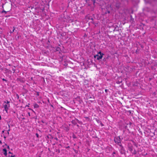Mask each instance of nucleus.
Here are the masks:
<instances>
[{
  "instance_id": "20e7f679",
  "label": "nucleus",
  "mask_w": 157,
  "mask_h": 157,
  "mask_svg": "<svg viewBox=\"0 0 157 157\" xmlns=\"http://www.w3.org/2000/svg\"><path fill=\"white\" fill-rule=\"evenodd\" d=\"M3 154L5 156H6L7 155V150L6 149L4 148L3 149Z\"/></svg>"
},
{
  "instance_id": "7ed1b4c3",
  "label": "nucleus",
  "mask_w": 157,
  "mask_h": 157,
  "mask_svg": "<svg viewBox=\"0 0 157 157\" xmlns=\"http://www.w3.org/2000/svg\"><path fill=\"white\" fill-rule=\"evenodd\" d=\"M114 141L116 143L118 144L120 146L121 145V140L120 137L118 136L115 137L114 139Z\"/></svg>"
},
{
  "instance_id": "9b49d317",
  "label": "nucleus",
  "mask_w": 157,
  "mask_h": 157,
  "mask_svg": "<svg viewBox=\"0 0 157 157\" xmlns=\"http://www.w3.org/2000/svg\"><path fill=\"white\" fill-rule=\"evenodd\" d=\"M121 82H117V83H118V84H120V83H121Z\"/></svg>"
},
{
  "instance_id": "a211bd4d",
  "label": "nucleus",
  "mask_w": 157,
  "mask_h": 157,
  "mask_svg": "<svg viewBox=\"0 0 157 157\" xmlns=\"http://www.w3.org/2000/svg\"><path fill=\"white\" fill-rule=\"evenodd\" d=\"M8 148H9V146H8Z\"/></svg>"
},
{
  "instance_id": "f8f14e48",
  "label": "nucleus",
  "mask_w": 157,
  "mask_h": 157,
  "mask_svg": "<svg viewBox=\"0 0 157 157\" xmlns=\"http://www.w3.org/2000/svg\"><path fill=\"white\" fill-rule=\"evenodd\" d=\"M105 92H107V89H105Z\"/></svg>"
},
{
  "instance_id": "39448f33",
  "label": "nucleus",
  "mask_w": 157,
  "mask_h": 157,
  "mask_svg": "<svg viewBox=\"0 0 157 157\" xmlns=\"http://www.w3.org/2000/svg\"><path fill=\"white\" fill-rule=\"evenodd\" d=\"M33 106H34V107L35 108H38L39 107V106L36 103L34 104V105H33Z\"/></svg>"
},
{
  "instance_id": "423d86ee",
  "label": "nucleus",
  "mask_w": 157,
  "mask_h": 157,
  "mask_svg": "<svg viewBox=\"0 0 157 157\" xmlns=\"http://www.w3.org/2000/svg\"><path fill=\"white\" fill-rule=\"evenodd\" d=\"M2 13H6V11H5L4 10H3L2 11Z\"/></svg>"
},
{
  "instance_id": "2eb2a0df",
  "label": "nucleus",
  "mask_w": 157,
  "mask_h": 157,
  "mask_svg": "<svg viewBox=\"0 0 157 157\" xmlns=\"http://www.w3.org/2000/svg\"><path fill=\"white\" fill-rule=\"evenodd\" d=\"M31 110H32V111H33H33V110L32 109H31Z\"/></svg>"
},
{
  "instance_id": "1a4fd4ad",
  "label": "nucleus",
  "mask_w": 157,
  "mask_h": 157,
  "mask_svg": "<svg viewBox=\"0 0 157 157\" xmlns=\"http://www.w3.org/2000/svg\"><path fill=\"white\" fill-rule=\"evenodd\" d=\"M14 30H15V29H14H14L13 30L12 32H13L14 31Z\"/></svg>"
},
{
  "instance_id": "0eeeda50",
  "label": "nucleus",
  "mask_w": 157,
  "mask_h": 157,
  "mask_svg": "<svg viewBox=\"0 0 157 157\" xmlns=\"http://www.w3.org/2000/svg\"><path fill=\"white\" fill-rule=\"evenodd\" d=\"M72 123L73 124H75V121H72Z\"/></svg>"
},
{
  "instance_id": "f3484780",
  "label": "nucleus",
  "mask_w": 157,
  "mask_h": 157,
  "mask_svg": "<svg viewBox=\"0 0 157 157\" xmlns=\"http://www.w3.org/2000/svg\"><path fill=\"white\" fill-rule=\"evenodd\" d=\"M27 106H29V105H27Z\"/></svg>"
},
{
  "instance_id": "9d476101",
  "label": "nucleus",
  "mask_w": 157,
  "mask_h": 157,
  "mask_svg": "<svg viewBox=\"0 0 157 157\" xmlns=\"http://www.w3.org/2000/svg\"><path fill=\"white\" fill-rule=\"evenodd\" d=\"M6 69V71H8V70L7 69Z\"/></svg>"
},
{
  "instance_id": "ddd939ff",
  "label": "nucleus",
  "mask_w": 157,
  "mask_h": 157,
  "mask_svg": "<svg viewBox=\"0 0 157 157\" xmlns=\"http://www.w3.org/2000/svg\"><path fill=\"white\" fill-rule=\"evenodd\" d=\"M28 114H29V115L30 116V113H28Z\"/></svg>"
},
{
  "instance_id": "f257e3e1",
  "label": "nucleus",
  "mask_w": 157,
  "mask_h": 157,
  "mask_svg": "<svg viewBox=\"0 0 157 157\" xmlns=\"http://www.w3.org/2000/svg\"><path fill=\"white\" fill-rule=\"evenodd\" d=\"M9 103V102L7 101L6 102L5 101L3 104V106L4 108V109L6 112H7L9 107H10V104Z\"/></svg>"
},
{
  "instance_id": "f03ea898",
  "label": "nucleus",
  "mask_w": 157,
  "mask_h": 157,
  "mask_svg": "<svg viewBox=\"0 0 157 157\" xmlns=\"http://www.w3.org/2000/svg\"><path fill=\"white\" fill-rule=\"evenodd\" d=\"M103 55V54L100 52L98 53V55L94 56V57L97 58V59L99 60L102 58Z\"/></svg>"
},
{
  "instance_id": "dca6fc26",
  "label": "nucleus",
  "mask_w": 157,
  "mask_h": 157,
  "mask_svg": "<svg viewBox=\"0 0 157 157\" xmlns=\"http://www.w3.org/2000/svg\"><path fill=\"white\" fill-rule=\"evenodd\" d=\"M37 136H38V134H36Z\"/></svg>"
},
{
  "instance_id": "6e6552de",
  "label": "nucleus",
  "mask_w": 157,
  "mask_h": 157,
  "mask_svg": "<svg viewBox=\"0 0 157 157\" xmlns=\"http://www.w3.org/2000/svg\"><path fill=\"white\" fill-rule=\"evenodd\" d=\"M2 80L3 81H6V80L4 79V78L2 79Z\"/></svg>"
},
{
  "instance_id": "4468645a",
  "label": "nucleus",
  "mask_w": 157,
  "mask_h": 157,
  "mask_svg": "<svg viewBox=\"0 0 157 157\" xmlns=\"http://www.w3.org/2000/svg\"><path fill=\"white\" fill-rule=\"evenodd\" d=\"M12 70H13V71H14V72H15V70H14V69H13Z\"/></svg>"
}]
</instances>
